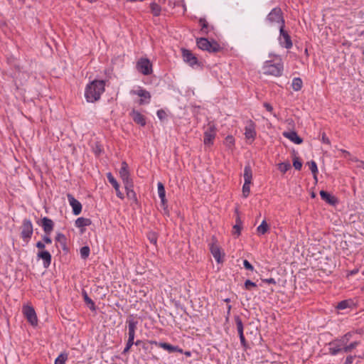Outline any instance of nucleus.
Segmentation results:
<instances>
[{
    "instance_id": "de8ad7c7",
    "label": "nucleus",
    "mask_w": 364,
    "mask_h": 364,
    "mask_svg": "<svg viewBox=\"0 0 364 364\" xmlns=\"http://www.w3.org/2000/svg\"><path fill=\"white\" fill-rule=\"evenodd\" d=\"M225 141L229 147L232 146L235 144V139L232 136H228L225 138Z\"/></svg>"
},
{
    "instance_id": "f8f14e48",
    "label": "nucleus",
    "mask_w": 364,
    "mask_h": 364,
    "mask_svg": "<svg viewBox=\"0 0 364 364\" xmlns=\"http://www.w3.org/2000/svg\"><path fill=\"white\" fill-rule=\"evenodd\" d=\"M130 93L141 97L139 100V105L149 104L150 102L151 97L150 92L141 87L137 90H131Z\"/></svg>"
},
{
    "instance_id": "49530a36",
    "label": "nucleus",
    "mask_w": 364,
    "mask_h": 364,
    "mask_svg": "<svg viewBox=\"0 0 364 364\" xmlns=\"http://www.w3.org/2000/svg\"><path fill=\"white\" fill-rule=\"evenodd\" d=\"M256 286V284L250 279L246 280L245 282V287L247 290H250L251 287H255Z\"/></svg>"
},
{
    "instance_id": "a878e982",
    "label": "nucleus",
    "mask_w": 364,
    "mask_h": 364,
    "mask_svg": "<svg viewBox=\"0 0 364 364\" xmlns=\"http://www.w3.org/2000/svg\"><path fill=\"white\" fill-rule=\"evenodd\" d=\"M200 26H201L200 33L202 34H208V32L213 29V26H210L205 18H200L198 21Z\"/></svg>"
},
{
    "instance_id": "393cba45",
    "label": "nucleus",
    "mask_w": 364,
    "mask_h": 364,
    "mask_svg": "<svg viewBox=\"0 0 364 364\" xmlns=\"http://www.w3.org/2000/svg\"><path fill=\"white\" fill-rule=\"evenodd\" d=\"M124 186H125L127 198L136 203L137 198H136V194L135 191H134V183H128L127 185H124Z\"/></svg>"
},
{
    "instance_id": "6e6552de",
    "label": "nucleus",
    "mask_w": 364,
    "mask_h": 364,
    "mask_svg": "<svg viewBox=\"0 0 364 364\" xmlns=\"http://www.w3.org/2000/svg\"><path fill=\"white\" fill-rule=\"evenodd\" d=\"M136 68L144 75H149L153 73L152 63L146 58H139L136 62Z\"/></svg>"
},
{
    "instance_id": "4d7b16f0",
    "label": "nucleus",
    "mask_w": 364,
    "mask_h": 364,
    "mask_svg": "<svg viewBox=\"0 0 364 364\" xmlns=\"http://www.w3.org/2000/svg\"><path fill=\"white\" fill-rule=\"evenodd\" d=\"M264 107L269 112H272V110H273L272 106L270 104L267 103V102L264 103Z\"/></svg>"
},
{
    "instance_id": "a211bd4d",
    "label": "nucleus",
    "mask_w": 364,
    "mask_h": 364,
    "mask_svg": "<svg viewBox=\"0 0 364 364\" xmlns=\"http://www.w3.org/2000/svg\"><path fill=\"white\" fill-rule=\"evenodd\" d=\"M38 223L42 227L44 233L51 234L54 228V222L51 219L43 217Z\"/></svg>"
},
{
    "instance_id": "6ab92c4d",
    "label": "nucleus",
    "mask_w": 364,
    "mask_h": 364,
    "mask_svg": "<svg viewBox=\"0 0 364 364\" xmlns=\"http://www.w3.org/2000/svg\"><path fill=\"white\" fill-rule=\"evenodd\" d=\"M67 198L70 206L73 208V214L75 215H78L82 211L81 203L70 193L67 194Z\"/></svg>"
},
{
    "instance_id": "0e129e2a",
    "label": "nucleus",
    "mask_w": 364,
    "mask_h": 364,
    "mask_svg": "<svg viewBox=\"0 0 364 364\" xmlns=\"http://www.w3.org/2000/svg\"><path fill=\"white\" fill-rule=\"evenodd\" d=\"M184 354H185L186 356H188V357H189V356H191V352H190V351H186V352L184 353Z\"/></svg>"
},
{
    "instance_id": "2f4dec72",
    "label": "nucleus",
    "mask_w": 364,
    "mask_h": 364,
    "mask_svg": "<svg viewBox=\"0 0 364 364\" xmlns=\"http://www.w3.org/2000/svg\"><path fill=\"white\" fill-rule=\"evenodd\" d=\"M269 230V225L265 220L257 228L258 235H264Z\"/></svg>"
},
{
    "instance_id": "39448f33",
    "label": "nucleus",
    "mask_w": 364,
    "mask_h": 364,
    "mask_svg": "<svg viewBox=\"0 0 364 364\" xmlns=\"http://www.w3.org/2000/svg\"><path fill=\"white\" fill-rule=\"evenodd\" d=\"M265 21L271 26L277 24L279 27H285L283 12L279 7H275L268 14Z\"/></svg>"
},
{
    "instance_id": "c9c22d12",
    "label": "nucleus",
    "mask_w": 364,
    "mask_h": 364,
    "mask_svg": "<svg viewBox=\"0 0 364 364\" xmlns=\"http://www.w3.org/2000/svg\"><path fill=\"white\" fill-rule=\"evenodd\" d=\"M80 252L81 258L83 259H86L90 255V247L88 246H84L80 248Z\"/></svg>"
},
{
    "instance_id": "f3484780",
    "label": "nucleus",
    "mask_w": 364,
    "mask_h": 364,
    "mask_svg": "<svg viewBox=\"0 0 364 364\" xmlns=\"http://www.w3.org/2000/svg\"><path fill=\"white\" fill-rule=\"evenodd\" d=\"M210 250L213 257L218 262H221L220 248L218 245V240L215 237H212V242L210 244Z\"/></svg>"
},
{
    "instance_id": "8fccbe9b",
    "label": "nucleus",
    "mask_w": 364,
    "mask_h": 364,
    "mask_svg": "<svg viewBox=\"0 0 364 364\" xmlns=\"http://www.w3.org/2000/svg\"><path fill=\"white\" fill-rule=\"evenodd\" d=\"M356 358V355H349L346 357V360L343 364H352L354 359Z\"/></svg>"
},
{
    "instance_id": "37998d69",
    "label": "nucleus",
    "mask_w": 364,
    "mask_h": 364,
    "mask_svg": "<svg viewBox=\"0 0 364 364\" xmlns=\"http://www.w3.org/2000/svg\"><path fill=\"white\" fill-rule=\"evenodd\" d=\"M134 340L128 338L126 346H125L122 353L125 354V353H128L129 350H130L131 347L134 345Z\"/></svg>"
},
{
    "instance_id": "69168bd1",
    "label": "nucleus",
    "mask_w": 364,
    "mask_h": 364,
    "mask_svg": "<svg viewBox=\"0 0 364 364\" xmlns=\"http://www.w3.org/2000/svg\"><path fill=\"white\" fill-rule=\"evenodd\" d=\"M140 343H141V341L138 340V341H136V342H134V344H135L136 346H138V345H139V344H140Z\"/></svg>"
},
{
    "instance_id": "f03ea898",
    "label": "nucleus",
    "mask_w": 364,
    "mask_h": 364,
    "mask_svg": "<svg viewBox=\"0 0 364 364\" xmlns=\"http://www.w3.org/2000/svg\"><path fill=\"white\" fill-rule=\"evenodd\" d=\"M105 90V81L95 80L87 84L85 90V97L88 102L98 101Z\"/></svg>"
},
{
    "instance_id": "680f3d73",
    "label": "nucleus",
    "mask_w": 364,
    "mask_h": 364,
    "mask_svg": "<svg viewBox=\"0 0 364 364\" xmlns=\"http://www.w3.org/2000/svg\"><path fill=\"white\" fill-rule=\"evenodd\" d=\"M243 330H244V329H237V333H238V334H239V337H240V336H244Z\"/></svg>"
},
{
    "instance_id": "cd10ccee",
    "label": "nucleus",
    "mask_w": 364,
    "mask_h": 364,
    "mask_svg": "<svg viewBox=\"0 0 364 364\" xmlns=\"http://www.w3.org/2000/svg\"><path fill=\"white\" fill-rule=\"evenodd\" d=\"M92 224V220L90 218H78L75 220V226L79 228H82L86 226H89Z\"/></svg>"
},
{
    "instance_id": "e2e57ef3",
    "label": "nucleus",
    "mask_w": 364,
    "mask_h": 364,
    "mask_svg": "<svg viewBox=\"0 0 364 364\" xmlns=\"http://www.w3.org/2000/svg\"><path fill=\"white\" fill-rule=\"evenodd\" d=\"M359 166L360 168H361L364 169V161H360V164H359V166Z\"/></svg>"
},
{
    "instance_id": "bf43d9fd",
    "label": "nucleus",
    "mask_w": 364,
    "mask_h": 364,
    "mask_svg": "<svg viewBox=\"0 0 364 364\" xmlns=\"http://www.w3.org/2000/svg\"><path fill=\"white\" fill-rule=\"evenodd\" d=\"M161 199V205L165 207L167 204V200L166 199V196H164V198H160Z\"/></svg>"
},
{
    "instance_id": "4c0bfd02",
    "label": "nucleus",
    "mask_w": 364,
    "mask_h": 364,
    "mask_svg": "<svg viewBox=\"0 0 364 364\" xmlns=\"http://www.w3.org/2000/svg\"><path fill=\"white\" fill-rule=\"evenodd\" d=\"M308 164L311 171L314 176L315 179H316V174L318 171L316 163L314 161H311L310 162H308Z\"/></svg>"
},
{
    "instance_id": "72a5a7b5",
    "label": "nucleus",
    "mask_w": 364,
    "mask_h": 364,
    "mask_svg": "<svg viewBox=\"0 0 364 364\" xmlns=\"http://www.w3.org/2000/svg\"><path fill=\"white\" fill-rule=\"evenodd\" d=\"M353 304V302L352 300L349 299V300H343V301H340L336 308L339 310H343V309H346L347 308H350L352 306V305Z\"/></svg>"
},
{
    "instance_id": "5fc2aeb1",
    "label": "nucleus",
    "mask_w": 364,
    "mask_h": 364,
    "mask_svg": "<svg viewBox=\"0 0 364 364\" xmlns=\"http://www.w3.org/2000/svg\"><path fill=\"white\" fill-rule=\"evenodd\" d=\"M262 282H265V283H267V284H277V282L273 278L263 279Z\"/></svg>"
},
{
    "instance_id": "58836bf2",
    "label": "nucleus",
    "mask_w": 364,
    "mask_h": 364,
    "mask_svg": "<svg viewBox=\"0 0 364 364\" xmlns=\"http://www.w3.org/2000/svg\"><path fill=\"white\" fill-rule=\"evenodd\" d=\"M68 360L66 353H60L55 360V364H65Z\"/></svg>"
},
{
    "instance_id": "a19ab883",
    "label": "nucleus",
    "mask_w": 364,
    "mask_h": 364,
    "mask_svg": "<svg viewBox=\"0 0 364 364\" xmlns=\"http://www.w3.org/2000/svg\"><path fill=\"white\" fill-rule=\"evenodd\" d=\"M250 184L251 183H247L246 182L244 183L242 186V195L245 198H247L250 192Z\"/></svg>"
},
{
    "instance_id": "412c9836",
    "label": "nucleus",
    "mask_w": 364,
    "mask_h": 364,
    "mask_svg": "<svg viewBox=\"0 0 364 364\" xmlns=\"http://www.w3.org/2000/svg\"><path fill=\"white\" fill-rule=\"evenodd\" d=\"M107 178L108 181L109 182V183L115 189L117 196L121 199H123L124 195L119 190V185L118 182L117 181V180L113 176V175L112 174V173L109 172L107 173Z\"/></svg>"
},
{
    "instance_id": "2eb2a0df",
    "label": "nucleus",
    "mask_w": 364,
    "mask_h": 364,
    "mask_svg": "<svg viewBox=\"0 0 364 364\" xmlns=\"http://www.w3.org/2000/svg\"><path fill=\"white\" fill-rule=\"evenodd\" d=\"M119 173L124 185L133 183L132 179L130 178L129 166L126 161L122 162Z\"/></svg>"
},
{
    "instance_id": "9d476101",
    "label": "nucleus",
    "mask_w": 364,
    "mask_h": 364,
    "mask_svg": "<svg viewBox=\"0 0 364 364\" xmlns=\"http://www.w3.org/2000/svg\"><path fill=\"white\" fill-rule=\"evenodd\" d=\"M181 53L183 61L188 65L192 68H194L196 65H200V63H199L197 57L191 52V50L182 48Z\"/></svg>"
},
{
    "instance_id": "13d9d810",
    "label": "nucleus",
    "mask_w": 364,
    "mask_h": 364,
    "mask_svg": "<svg viewBox=\"0 0 364 364\" xmlns=\"http://www.w3.org/2000/svg\"><path fill=\"white\" fill-rule=\"evenodd\" d=\"M240 343L243 346H246V340L245 336H242L240 337Z\"/></svg>"
},
{
    "instance_id": "052dcab7",
    "label": "nucleus",
    "mask_w": 364,
    "mask_h": 364,
    "mask_svg": "<svg viewBox=\"0 0 364 364\" xmlns=\"http://www.w3.org/2000/svg\"><path fill=\"white\" fill-rule=\"evenodd\" d=\"M227 308H228L227 316H229L230 314V310H231L232 306H231V305H228Z\"/></svg>"
},
{
    "instance_id": "b1692460",
    "label": "nucleus",
    "mask_w": 364,
    "mask_h": 364,
    "mask_svg": "<svg viewBox=\"0 0 364 364\" xmlns=\"http://www.w3.org/2000/svg\"><path fill=\"white\" fill-rule=\"evenodd\" d=\"M283 135L296 144H300L303 142V139L294 131L285 132Z\"/></svg>"
},
{
    "instance_id": "f257e3e1",
    "label": "nucleus",
    "mask_w": 364,
    "mask_h": 364,
    "mask_svg": "<svg viewBox=\"0 0 364 364\" xmlns=\"http://www.w3.org/2000/svg\"><path fill=\"white\" fill-rule=\"evenodd\" d=\"M355 333L349 331L340 338H336L328 343V353L331 355H336L340 353H349L356 348L360 341L353 340Z\"/></svg>"
},
{
    "instance_id": "603ef678",
    "label": "nucleus",
    "mask_w": 364,
    "mask_h": 364,
    "mask_svg": "<svg viewBox=\"0 0 364 364\" xmlns=\"http://www.w3.org/2000/svg\"><path fill=\"white\" fill-rule=\"evenodd\" d=\"M243 265H244V267L248 270L253 271V269H254L253 266L246 259H245L243 261Z\"/></svg>"
},
{
    "instance_id": "7ed1b4c3",
    "label": "nucleus",
    "mask_w": 364,
    "mask_h": 364,
    "mask_svg": "<svg viewBox=\"0 0 364 364\" xmlns=\"http://www.w3.org/2000/svg\"><path fill=\"white\" fill-rule=\"evenodd\" d=\"M274 56V60H268L264 63L262 66L263 73L267 75L280 77L283 74L284 64L281 57L278 55H269V57Z\"/></svg>"
},
{
    "instance_id": "7c9ffc66",
    "label": "nucleus",
    "mask_w": 364,
    "mask_h": 364,
    "mask_svg": "<svg viewBox=\"0 0 364 364\" xmlns=\"http://www.w3.org/2000/svg\"><path fill=\"white\" fill-rule=\"evenodd\" d=\"M235 225L233 226L232 234L238 237L241 234V230L242 228V223L240 217H237Z\"/></svg>"
},
{
    "instance_id": "aec40b11",
    "label": "nucleus",
    "mask_w": 364,
    "mask_h": 364,
    "mask_svg": "<svg viewBox=\"0 0 364 364\" xmlns=\"http://www.w3.org/2000/svg\"><path fill=\"white\" fill-rule=\"evenodd\" d=\"M127 323H128V338L134 340L135 331L137 328L138 321L132 317H130L127 319Z\"/></svg>"
},
{
    "instance_id": "1a4fd4ad",
    "label": "nucleus",
    "mask_w": 364,
    "mask_h": 364,
    "mask_svg": "<svg viewBox=\"0 0 364 364\" xmlns=\"http://www.w3.org/2000/svg\"><path fill=\"white\" fill-rule=\"evenodd\" d=\"M279 45L287 49H290L293 46V43L291 39V36L287 31L284 30V27L280 26L279 28V36L278 38Z\"/></svg>"
},
{
    "instance_id": "4be33fe9",
    "label": "nucleus",
    "mask_w": 364,
    "mask_h": 364,
    "mask_svg": "<svg viewBox=\"0 0 364 364\" xmlns=\"http://www.w3.org/2000/svg\"><path fill=\"white\" fill-rule=\"evenodd\" d=\"M319 194L321 199L326 201L327 203L331 205H335L336 204L338 203L337 198L331 195V193H328L327 191L322 190L320 191Z\"/></svg>"
},
{
    "instance_id": "a18cd8bd",
    "label": "nucleus",
    "mask_w": 364,
    "mask_h": 364,
    "mask_svg": "<svg viewBox=\"0 0 364 364\" xmlns=\"http://www.w3.org/2000/svg\"><path fill=\"white\" fill-rule=\"evenodd\" d=\"M156 114L161 121L164 120L167 117V114L166 111L162 109H159L156 112Z\"/></svg>"
},
{
    "instance_id": "c03bdc74",
    "label": "nucleus",
    "mask_w": 364,
    "mask_h": 364,
    "mask_svg": "<svg viewBox=\"0 0 364 364\" xmlns=\"http://www.w3.org/2000/svg\"><path fill=\"white\" fill-rule=\"evenodd\" d=\"M235 321L237 329H244L243 323L239 316H235Z\"/></svg>"
},
{
    "instance_id": "0eeeda50",
    "label": "nucleus",
    "mask_w": 364,
    "mask_h": 364,
    "mask_svg": "<svg viewBox=\"0 0 364 364\" xmlns=\"http://www.w3.org/2000/svg\"><path fill=\"white\" fill-rule=\"evenodd\" d=\"M36 247L40 250L37 253V257L43 260V267L48 268L50 265L52 260L50 253L47 250H44L45 244L42 241L37 242Z\"/></svg>"
},
{
    "instance_id": "09e8293b",
    "label": "nucleus",
    "mask_w": 364,
    "mask_h": 364,
    "mask_svg": "<svg viewBox=\"0 0 364 364\" xmlns=\"http://www.w3.org/2000/svg\"><path fill=\"white\" fill-rule=\"evenodd\" d=\"M148 238L151 243L156 245L157 242V237L155 233L151 232L149 234Z\"/></svg>"
},
{
    "instance_id": "c85d7f7f",
    "label": "nucleus",
    "mask_w": 364,
    "mask_h": 364,
    "mask_svg": "<svg viewBox=\"0 0 364 364\" xmlns=\"http://www.w3.org/2000/svg\"><path fill=\"white\" fill-rule=\"evenodd\" d=\"M55 240L60 244L64 251H68V247L66 245L67 238L64 234L58 232L55 236Z\"/></svg>"
},
{
    "instance_id": "ddd939ff",
    "label": "nucleus",
    "mask_w": 364,
    "mask_h": 364,
    "mask_svg": "<svg viewBox=\"0 0 364 364\" xmlns=\"http://www.w3.org/2000/svg\"><path fill=\"white\" fill-rule=\"evenodd\" d=\"M216 136V129L213 124H208V127L204 132L203 142L205 145L211 146Z\"/></svg>"
},
{
    "instance_id": "bb28decb",
    "label": "nucleus",
    "mask_w": 364,
    "mask_h": 364,
    "mask_svg": "<svg viewBox=\"0 0 364 364\" xmlns=\"http://www.w3.org/2000/svg\"><path fill=\"white\" fill-rule=\"evenodd\" d=\"M244 181L247 183H251L252 179V171L250 164H247L244 168Z\"/></svg>"
},
{
    "instance_id": "774afa93",
    "label": "nucleus",
    "mask_w": 364,
    "mask_h": 364,
    "mask_svg": "<svg viewBox=\"0 0 364 364\" xmlns=\"http://www.w3.org/2000/svg\"><path fill=\"white\" fill-rule=\"evenodd\" d=\"M224 301L225 302H227V303H229L230 301V299H225Z\"/></svg>"
},
{
    "instance_id": "20e7f679",
    "label": "nucleus",
    "mask_w": 364,
    "mask_h": 364,
    "mask_svg": "<svg viewBox=\"0 0 364 364\" xmlns=\"http://www.w3.org/2000/svg\"><path fill=\"white\" fill-rule=\"evenodd\" d=\"M196 44L198 48L203 50H206L209 53H216L223 50V48L217 41H210L206 38H197Z\"/></svg>"
},
{
    "instance_id": "e433bc0d",
    "label": "nucleus",
    "mask_w": 364,
    "mask_h": 364,
    "mask_svg": "<svg viewBox=\"0 0 364 364\" xmlns=\"http://www.w3.org/2000/svg\"><path fill=\"white\" fill-rule=\"evenodd\" d=\"M291 168L289 162H282L278 164L279 170L282 173H286Z\"/></svg>"
},
{
    "instance_id": "338daca9",
    "label": "nucleus",
    "mask_w": 364,
    "mask_h": 364,
    "mask_svg": "<svg viewBox=\"0 0 364 364\" xmlns=\"http://www.w3.org/2000/svg\"><path fill=\"white\" fill-rule=\"evenodd\" d=\"M362 54L364 55V45L360 48Z\"/></svg>"
},
{
    "instance_id": "473e14b6",
    "label": "nucleus",
    "mask_w": 364,
    "mask_h": 364,
    "mask_svg": "<svg viewBox=\"0 0 364 364\" xmlns=\"http://www.w3.org/2000/svg\"><path fill=\"white\" fill-rule=\"evenodd\" d=\"M303 86V81L300 77H294L292 80L291 87L294 91H299Z\"/></svg>"
},
{
    "instance_id": "423d86ee",
    "label": "nucleus",
    "mask_w": 364,
    "mask_h": 364,
    "mask_svg": "<svg viewBox=\"0 0 364 364\" xmlns=\"http://www.w3.org/2000/svg\"><path fill=\"white\" fill-rule=\"evenodd\" d=\"M33 232V227L31 220L27 218L23 219L21 226V237L26 244L30 241Z\"/></svg>"
},
{
    "instance_id": "9b49d317",
    "label": "nucleus",
    "mask_w": 364,
    "mask_h": 364,
    "mask_svg": "<svg viewBox=\"0 0 364 364\" xmlns=\"http://www.w3.org/2000/svg\"><path fill=\"white\" fill-rule=\"evenodd\" d=\"M22 311L28 323L32 326H36L38 324V318L33 307L24 306Z\"/></svg>"
},
{
    "instance_id": "ea45409f",
    "label": "nucleus",
    "mask_w": 364,
    "mask_h": 364,
    "mask_svg": "<svg viewBox=\"0 0 364 364\" xmlns=\"http://www.w3.org/2000/svg\"><path fill=\"white\" fill-rule=\"evenodd\" d=\"M157 188L159 198H164V196H166V191L164 184L161 182H159L157 183Z\"/></svg>"
},
{
    "instance_id": "4468645a",
    "label": "nucleus",
    "mask_w": 364,
    "mask_h": 364,
    "mask_svg": "<svg viewBox=\"0 0 364 364\" xmlns=\"http://www.w3.org/2000/svg\"><path fill=\"white\" fill-rule=\"evenodd\" d=\"M256 124L255 123L251 120L249 119L245 123V136L247 139H251L252 141H254L256 137Z\"/></svg>"
},
{
    "instance_id": "79ce46f5",
    "label": "nucleus",
    "mask_w": 364,
    "mask_h": 364,
    "mask_svg": "<svg viewBox=\"0 0 364 364\" xmlns=\"http://www.w3.org/2000/svg\"><path fill=\"white\" fill-rule=\"evenodd\" d=\"M293 166L296 170H301L302 167L301 161L296 156L293 159Z\"/></svg>"
},
{
    "instance_id": "3c124183",
    "label": "nucleus",
    "mask_w": 364,
    "mask_h": 364,
    "mask_svg": "<svg viewBox=\"0 0 364 364\" xmlns=\"http://www.w3.org/2000/svg\"><path fill=\"white\" fill-rule=\"evenodd\" d=\"M50 234H46L45 233L44 235H43L42 237V239H43V242L46 243V244H50L52 242V240L50 237Z\"/></svg>"
},
{
    "instance_id": "6e6d98bb",
    "label": "nucleus",
    "mask_w": 364,
    "mask_h": 364,
    "mask_svg": "<svg viewBox=\"0 0 364 364\" xmlns=\"http://www.w3.org/2000/svg\"><path fill=\"white\" fill-rule=\"evenodd\" d=\"M358 269H353V270L349 271L347 273V277H350V276L355 275L358 272Z\"/></svg>"
},
{
    "instance_id": "f704fd0d",
    "label": "nucleus",
    "mask_w": 364,
    "mask_h": 364,
    "mask_svg": "<svg viewBox=\"0 0 364 364\" xmlns=\"http://www.w3.org/2000/svg\"><path fill=\"white\" fill-rule=\"evenodd\" d=\"M151 13L154 16H159L161 14V8L156 3H151L150 5Z\"/></svg>"
},
{
    "instance_id": "dca6fc26",
    "label": "nucleus",
    "mask_w": 364,
    "mask_h": 364,
    "mask_svg": "<svg viewBox=\"0 0 364 364\" xmlns=\"http://www.w3.org/2000/svg\"><path fill=\"white\" fill-rule=\"evenodd\" d=\"M149 342L151 344H154L155 346L167 350L169 353L175 352H178L180 353H183V349L177 346H173L168 343L157 342L156 341H151Z\"/></svg>"
},
{
    "instance_id": "5701e85b",
    "label": "nucleus",
    "mask_w": 364,
    "mask_h": 364,
    "mask_svg": "<svg viewBox=\"0 0 364 364\" xmlns=\"http://www.w3.org/2000/svg\"><path fill=\"white\" fill-rule=\"evenodd\" d=\"M130 114L135 123L141 125V127H144L146 125V119L140 112L133 110Z\"/></svg>"
},
{
    "instance_id": "c756f323",
    "label": "nucleus",
    "mask_w": 364,
    "mask_h": 364,
    "mask_svg": "<svg viewBox=\"0 0 364 364\" xmlns=\"http://www.w3.org/2000/svg\"><path fill=\"white\" fill-rule=\"evenodd\" d=\"M82 296L83 297L84 301L88 306L89 309L92 311H95L96 306L95 302L88 296L86 291L83 290L82 291Z\"/></svg>"
},
{
    "instance_id": "864d4df0",
    "label": "nucleus",
    "mask_w": 364,
    "mask_h": 364,
    "mask_svg": "<svg viewBox=\"0 0 364 364\" xmlns=\"http://www.w3.org/2000/svg\"><path fill=\"white\" fill-rule=\"evenodd\" d=\"M321 141L324 144H330V140L326 136V134L325 132H323L322 133V136H321Z\"/></svg>"
}]
</instances>
